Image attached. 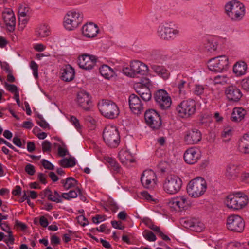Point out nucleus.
<instances>
[{"instance_id":"14","label":"nucleus","mask_w":249,"mask_h":249,"mask_svg":"<svg viewBox=\"0 0 249 249\" xmlns=\"http://www.w3.org/2000/svg\"><path fill=\"white\" fill-rule=\"evenodd\" d=\"M225 94L227 99L231 102H238L243 94L241 90L236 86L231 85L225 89Z\"/></svg>"},{"instance_id":"62","label":"nucleus","mask_w":249,"mask_h":249,"mask_svg":"<svg viewBox=\"0 0 249 249\" xmlns=\"http://www.w3.org/2000/svg\"><path fill=\"white\" fill-rule=\"evenodd\" d=\"M70 121L77 128L80 127L79 121L75 117L73 116H71V117Z\"/></svg>"},{"instance_id":"60","label":"nucleus","mask_w":249,"mask_h":249,"mask_svg":"<svg viewBox=\"0 0 249 249\" xmlns=\"http://www.w3.org/2000/svg\"><path fill=\"white\" fill-rule=\"evenodd\" d=\"M18 20L19 25H23L24 27L28 21V19L26 16H18Z\"/></svg>"},{"instance_id":"28","label":"nucleus","mask_w":249,"mask_h":249,"mask_svg":"<svg viewBox=\"0 0 249 249\" xmlns=\"http://www.w3.org/2000/svg\"><path fill=\"white\" fill-rule=\"evenodd\" d=\"M62 79L66 82L72 81L74 77L75 71L70 65H68L62 70Z\"/></svg>"},{"instance_id":"2","label":"nucleus","mask_w":249,"mask_h":249,"mask_svg":"<svg viewBox=\"0 0 249 249\" xmlns=\"http://www.w3.org/2000/svg\"><path fill=\"white\" fill-rule=\"evenodd\" d=\"M98 107L101 113L106 118L116 119L119 115L118 106L111 100L103 99L99 102Z\"/></svg>"},{"instance_id":"58","label":"nucleus","mask_w":249,"mask_h":249,"mask_svg":"<svg viewBox=\"0 0 249 249\" xmlns=\"http://www.w3.org/2000/svg\"><path fill=\"white\" fill-rule=\"evenodd\" d=\"M123 71L124 73V74H125L126 75L133 78V73H132L133 71H131V67H130V68H129L127 67L123 68Z\"/></svg>"},{"instance_id":"30","label":"nucleus","mask_w":249,"mask_h":249,"mask_svg":"<svg viewBox=\"0 0 249 249\" xmlns=\"http://www.w3.org/2000/svg\"><path fill=\"white\" fill-rule=\"evenodd\" d=\"M239 147L242 153L249 154V132L245 134L240 139Z\"/></svg>"},{"instance_id":"4","label":"nucleus","mask_w":249,"mask_h":249,"mask_svg":"<svg viewBox=\"0 0 249 249\" xmlns=\"http://www.w3.org/2000/svg\"><path fill=\"white\" fill-rule=\"evenodd\" d=\"M225 203L229 209L240 210L247 205L248 198L244 194L237 193L228 195L226 198Z\"/></svg>"},{"instance_id":"54","label":"nucleus","mask_w":249,"mask_h":249,"mask_svg":"<svg viewBox=\"0 0 249 249\" xmlns=\"http://www.w3.org/2000/svg\"><path fill=\"white\" fill-rule=\"evenodd\" d=\"M241 85L244 90L249 91V77L242 80Z\"/></svg>"},{"instance_id":"8","label":"nucleus","mask_w":249,"mask_h":249,"mask_svg":"<svg viewBox=\"0 0 249 249\" xmlns=\"http://www.w3.org/2000/svg\"><path fill=\"white\" fill-rule=\"evenodd\" d=\"M228 66L229 59L225 55L213 58L208 62L209 69L212 71L220 72L227 70Z\"/></svg>"},{"instance_id":"51","label":"nucleus","mask_w":249,"mask_h":249,"mask_svg":"<svg viewBox=\"0 0 249 249\" xmlns=\"http://www.w3.org/2000/svg\"><path fill=\"white\" fill-rule=\"evenodd\" d=\"M42 165L44 168L48 170H53L54 169V166L49 161L43 159L41 161Z\"/></svg>"},{"instance_id":"27","label":"nucleus","mask_w":249,"mask_h":249,"mask_svg":"<svg viewBox=\"0 0 249 249\" xmlns=\"http://www.w3.org/2000/svg\"><path fill=\"white\" fill-rule=\"evenodd\" d=\"M119 159L124 165L129 167L131 163L135 162V159L130 153L127 150H122L119 153Z\"/></svg>"},{"instance_id":"38","label":"nucleus","mask_w":249,"mask_h":249,"mask_svg":"<svg viewBox=\"0 0 249 249\" xmlns=\"http://www.w3.org/2000/svg\"><path fill=\"white\" fill-rule=\"evenodd\" d=\"M60 165L64 167L68 168L74 166L75 164V160L74 158H70L69 159H63L59 162Z\"/></svg>"},{"instance_id":"22","label":"nucleus","mask_w":249,"mask_h":249,"mask_svg":"<svg viewBox=\"0 0 249 249\" xmlns=\"http://www.w3.org/2000/svg\"><path fill=\"white\" fill-rule=\"evenodd\" d=\"M158 33L162 39L169 40L178 35L179 31L177 29H173L170 27L168 24L159 27Z\"/></svg>"},{"instance_id":"20","label":"nucleus","mask_w":249,"mask_h":249,"mask_svg":"<svg viewBox=\"0 0 249 249\" xmlns=\"http://www.w3.org/2000/svg\"><path fill=\"white\" fill-rule=\"evenodd\" d=\"M129 104L131 111L136 114H139L143 110V104L138 96L132 94L129 97Z\"/></svg>"},{"instance_id":"35","label":"nucleus","mask_w":249,"mask_h":249,"mask_svg":"<svg viewBox=\"0 0 249 249\" xmlns=\"http://www.w3.org/2000/svg\"><path fill=\"white\" fill-rule=\"evenodd\" d=\"M77 181L72 177H68L66 179L61 181L64 188L66 190H68L73 187H75L77 185Z\"/></svg>"},{"instance_id":"16","label":"nucleus","mask_w":249,"mask_h":249,"mask_svg":"<svg viewBox=\"0 0 249 249\" xmlns=\"http://www.w3.org/2000/svg\"><path fill=\"white\" fill-rule=\"evenodd\" d=\"M140 83L141 84L142 87L138 89L136 92L143 101L147 102L152 97L151 91L148 87L149 80L146 78H142L141 79Z\"/></svg>"},{"instance_id":"40","label":"nucleus","mask_w":249,"mask_h":249,"mask_svg":"<svg viewBox=\"0 0 249 249\" xmlns=\"http://www.w3.org/2000/svg\"><path fill=\"white\" fill-rule=\"evenodd\" d=\"M106 161L109 164L110 167L114 171L118 172L120 170V166L116 160L111 157H107L105 158Z\"/></svg>"},{"instance_id":"34","label":"nucleus","mask_w":249,"mask_h":249,"mask_svg":"<svg viewBox=\"0 0 249 249\" xmlns=\"http://www.w3.org/2000/svg\"><path fill=\"white\" fill-rule=\"evenodd\" d=\"M151 69L159 76L162 77L164 79L168 78L169 73H168L166 69H165L163 67L156 65H153L151 66Z\"/></svg>"},{"instance_id":"55","label":"nucleus","mask_w":249,"mask_h":249,"mask_svg":"<svg viewBox=\"0 0 249 249\" xmlns=\"http://www.w3.org/2000/svg\"><path fill=\"white\" fill-rule=\"evenodd\" d=\"M8 238H5L3 239L4 242H5L6 244L10 243L11 244H13L14 243V238L12 234V231H8Z\"/></svg>"},{"instance_id":"31","label":"nucleus","mask_w":249,"mask_h":249,"mask_svg":"<svg viewBox=\"0 0 249 249\" xmlns=\"http://www.w3.org/2000/svg\"><path fill=\"white\" fill-rule=\"evenodd\" d=\"M44 193L45 196H47L49 200L56 203L62 202L61 195L57 191L55 190L53 194L52 191L47 188L44 191Z\"/></svg>"},{"instance_id":"1","label":"nucleus","mask_w":249,"mask_h":249,"mask_svg":"<svg viewBox=\"0 0 249 249\" xmlns=\"http://www.w3.org/2000/svg\"><path fill=\"white\" fill-rule=\"evenodd\" d=\"M225 13L232 21H239L243 18L245 14L244 4L237 0H231L225 5Z\"/></svg>"},{"instance_id":"7","label":"nucleus","mask_w":249,"mask_h":249,"mask_svg":"<svg viewBox=\"0 0 249 249\" xmlns=\"http://www.w3.org/2000/svg\"><path fill=\"white\" fill-rule=\"evenodd\" d=\"M182 184V180L178 176L170 175L164 180L163 188L168 194H175L180 190Z\"/></svg>"},{"instance_id":"25","label":"nucleus","mask_w":249,"mask_h":249,"mask_svg":"<svg viewBox=\"0 0 249 249\" xmlns=\"http://www.w3.org/2000/svg\"><path fill=\"white\" fill-rule=\"evenodd\" d=\"M240 173V167L237 164L231 163L226 167L225 176L229 179H235Z\"/></svg>"},{"instance_id":"43","label":"nucleus","mask_w":249,"mask_h":249,"mask_svg":"<svg viewBox=\"0 0 249 249\" xmlns=\"http://www.w3.org/2000/svg\"><path fill=\"white\" fill-rule=\"evenodd\" d=\"M205 87L204 86L196 84L195 86L194 93L197 96H200L203 94Z\"/></svg>"},{"instance_id":"15","label":"nucleus","mask_w":249,"mask_h":249,"mask_svg":"<svg viewBox=\"0 0 249 249\" xmlns=\"http://www.w3.org/2000/svg\"><path fill=\"white\" fill-rule=\"evenodd\" d=\"M130 67L133 71V78L144 76L148 72L147 66L138 60L132 61Z\"/></svg>"},{"instance_id":"49","label":"nucleus","mask_w":249,"mask_h":249,"mask_svg":"<svg viewBox=\"0 0 249 249\" xmlns=\"http://www.w3.org/2000/svg\"><path fill=\"white\" fill-rule=\"evenodd\" d=\"M29 8L25 5H21L18 9V16H26Z\"/></svg>"},{"instance_id":"52","label":"nucleus","mask_w":249,"mask_h":249,"mask_svg":"<svg viewBox=\"0 0 249 249\" xmlns=\"http://www.w3.org/2000/svg\"><path fill=\"white\" fill-rule=\"evenodd\" d=\"M106 219V216L104 215H96L92 218L93 222L95 224L99 223L100 222L104 221Z\"/></svg>"},{"instance_id":"45","label":"nucleus","mask_w":249,"mask_h":249,"mask_svg":"<svg viewBox=\"0 0 249 249\" xmlns=\"http://www.w3.org/2000/svg\"><path fill=\"white\" fill-rule=\"evenodd\" d=\"M42 151L44 153L50 152L51 150V143L47 140L43 141L42 143Z\"/></svg>"},{"instance_id":"53","label":"nucleus","mask_w":249,"mask_h":249,"mask_svg":"<svg viewBox=\"0 0 249 249\" xmlns=\"http://www.w3.org/2000/svg\"><path fill=\"white\" fill-rule=\"evenodd\" d=\"M78 222L83 227L87 225L89 222L84 215L78 216L77 218Z\"/></svg>"},{"instance_id":"10","label":"nucleus","mask_w":249,"mask_h":249,"mask_svg":"<svg viewBox=\"0 0 249 249\" xmlns=\"http://www.w3.org/2000/svg\"><path fill=\"white\" fill-rule=\"evenodd\" d=\"M196 109V103L193 100L183 101L176 108L179 115L182 118L188 117L194 114Z\"/></svg>"},{"instance_id":"59","label":"nucleus","mask_w":249,"mask_h":249,"mask_svg":"<svg viewBox=\"0 0 249 249\" xmlns=\"http://www.w3.org/2000/svg\"><path fill=\"white\" fill-rule=\"evenodd\" d=\"M39 223L43 227H46L48 225V221L44 216H41L39 218Z\"/></svg>"},{"instance_id":"42","label":"nucleus","mask_w":249,"mask_h":249,"mask_svg":"<svg viewBox=\"0 0 249 249\" xmlns=\"http://www.w3.org/2000/svg\"><path fill=\"white\" fill-rule=\"evenodd\" d=\"M143 236L149 241H155L157 239L155 235L151 231L147 230L143 232Z\"/></svg>"},{"instance_id":"11","label":"nucleus","mask_w":249,"mask_h":249,"mask_svg":"<svg viewBox=\"0 0 249 249\" xmlns=\"http://www.w3.org/2000/svg\"><path fill=\"white\" fill-rule=\"evenodd\" d=\"M154 99L158 107L162 110L169 108L172 104L171 97L164 89L158 90L154 94Z\"/></svg>"},{"instance_id":"6","label":"nucleus","mask_w":249,"mask_h":249,"mask_svg":"<svg viewBox=\"0 0 249 249\" xmlns=\"http://www.w3.org/2000/svg\"><path fill=\"white\" fill-rule=\"evenodd\" d=\"M83 15L81 12L76 11H68L64 18V26L68 30L77 28L82 22Z\"/></svg>"},{"instance_id":"44","label":"nucleus","mask_w":249,"mask_h":249,"mask_svg":"<svg viewBox=\"0 0 249 249\" xmlns=\"http://www.w3.org/2000/svg\"><path fill=\"white\" fill-rule=\"evenodd\" d=\"M151 56L153 59L156 60L164 59V56L162 54V52L158 50H153L151 53Z\"/></svg>"},{"instance_id":"9","label":"nucleus","mask_w":249,"mask_h":249,"mask_svg":"<svg viewBox=\"0 0 249 249\" xmlns=\"http://www.w3.org/2000/svg\"><path fill=\"white\" fill-rule=\"evenodd\" d=\"M144 119L147 125L153 130H159L161 126L160 116L155 109L147 110L144 113Z\"/></svg>"},{"instance_id":"13","label":"nucleus","mask_w":249,"mask_h":249,"mask_svg":"<svg viewBox=\"0 0 249 249\" xmlns=\"http://www.w3.org/2000/svg\"><path fill=\"white\" fill-rule=\"evenodd\" d=\"M97 61L94 55L84 54L78 58V65L81 68L86 70L93 69Z\"/></svg>"},{"instance_id":"63","label":"nucleus","mask_w":249,"mask_h":249,"mask_svg":"<svg viewBox=\"0 0 249 249\" xmlns=\"http://www.w3.org/2000/svg\"><path fill=\"white\" fill-rule=\"evenodd\" d=\"M0 66H1V68L3 70L7 72H9L11 71L10 69V66L7 62H1Z\"/></svg>"},{"instance_id":"64","label":"nucleus","mask_w":249,"mask_h":249,"mask_svg":"<svg viewBox=\"0 0 249 249\" xmlns=\"http://www.w3.org/2000/svg\"><path fill=\"white\" fill-rule=\"evenodd\" d=\"M35 144L33 142H27V149L29 152H32L35 150Z\"/></svg>"},{"instance_id":"21","label":"nucleus","mask_w":249,"mask_h":249,"mask_svg":"<svg viewBox=\"0 0 249 249\" xmlns=\"http://www.w3.org/2000/svg\"><path fill=\"white\" fill-rule=\"evenodd\" d=\"M201 140V133L197 129H192L185 132L184 141L188 144H194Z\"/></svg>"},{"instance_id":"56","label":"nucleus","mask_w":249,"mask_h":249,"mask_svg":"<svg viewBox=\"0 0 249 249\" xmlns=\"http://www.w3.org/2000/svg\"><path fill=\"white\" fill-rule=\"evenodd\" d=\"M111 223L114 228L120 230H123L124 229V226H121L122 222L121 221H112Z\"/></svg>"},{"instance_id":"36","label":"nucleus","mask_w":249,"mask_h":249,"mask_svg":"<svg viewBox=\"0 0 249 249\" xmlns=\"http://www.w3.org/2000/svg\"><path fill=\"white\" fill-rule=\"evenodd\" d=\"M101 74L107 79L112 77L114 74L113 71L107 65H104L100 68Z\"/></svg>"},{"instance_id":"3","label":"nucleus","mask_w":249,"mask_h":249,"mask_svg":"<svg viewBox=\"0 0 249 249\" xmlns=\"http://www.w3.org/2000/svg\"><path fill=\"white\" fill-rule=\"evenodd\" d=\"M207 188L206 181L201 177L191 180L187 186L188 195L193 197H198L204 194Z\"/></svg>"},{"instance_id":"33","label":"nucleus","mask_w":249,"mask_h":249,"mask_svg":"<svg viewBox=\"0 0 249 249\" xmlns=\"http://www.w3.org/2000/svg\"><path fill=\"white\" fill-rule=\"evenodd\" d=\"M204 47L206 51L211 53L216 50L217 44L213 38H209L204 42Z\"/></svg>"},{"instance_id":"12","label":"nucleus","mask_w":249,"mask_h":249,"mask_svg":"<svg viewBox=\"0 0 249 249\" xmlns=\"http://www.w3.org/2000/svg\"><path fill=\"white\" fill-rule=\"evenodd\" d=\"M227 227L230 231L241 232L245 228L243 219L238 215H231L227 220Z\"/></svg>"},{"instance_id":"47","label":"nucleus","mask_w":249,"mask_h":249,"mask_svg":"<svg viewBox=\"0 0 249 249\" xmlns=\"http://www.w3.org/2000/svg\"><path fill=\"white\" fill-rule=\"evenodd\" d=\"M4 85L7 89L11 93L16 94L17 92H18L17 87L15 85L9 84L5 82Z\"/></svg>"},{"instance_id":"18","label":"nucleus","mask_w":249,"mask_h":249,"mask_svg":"<svg viewBox=\"0 0 249 249\" xmlns=\"http://www.w3.org/2000/svg\"><path fill=\"white\" fill-rule=\"evenodd\" d=\"M183 157L186 163L190 164H194L200 158V151L196 147L188 148L185 152Z\"/></svg>"},{"instance_id":"19","label":"nucleus","mask_w":249,"mask_h":249,"mask_svg":"<svg viewBox=\"0 0 249 249\" xmlns=\"http://www.w3.org/2000/svg\"><path fill=\"white\" fill-rule=\"evenodd\" d=\"M77 102L80 107L86 111L89 110L91 107L90 95L85 91H81L78 93Z\"/></svg>"},{"instance_id":"24","label":"nucleus","mask_w":249,"mask_h":249,"mask_svg":"<svg viewBox=\"0 0 249 249\" xmlns=\"http://www.w3.org/2000/svg\"><path fill=\"white\" fill-rule=\"evenodd\" d=\"M82 34L88 38H93L97 36L99 32L98 26L93 23L86 24L82 27Z\"/></svg>"},{"instance_id":"39","label":"nucleus","mask_w":249,"mask_h":249,"mask_svg":"<svg viewBox=\"0 0 249 249\" xmlns=\"http://www.w3.org/2000/svg\"><path fill=\"white\" fill-rule=\"evenodd\" d=\"M228 78L226 75H218L213 78V82L214 84H224L228 83Z\"/></svg>"},{"instance_id":"29","label":"nucleus","mask_w":249,"mask_h":249,"mask_svg":"<svg viewBox=\"0 0 249 249\" xmlns=\"http://www.w3.org/2000/svg\"><path fill=\"white\" fill-rule=\"evenodd\" d=\"M246 111L242 107H235L231 113V120L232 121L238 122L242 120L245 115Z\"/></svg>"},{"instance_id":"57","label":"nucleus","mask_w":249,"mask_h":249,"mask_svg":"<svg viewBox=\"0 0 249 249\" xmlns=\"http://www.w3.org/2000/svg\"><path fill=\"white\" fill-rule=\"evenodd\" d=\"M60 243V239L55 235H53L51 238V243L53 246H56Z\"/></svg>"},{"instance_id":"17","label":"nucleus","mask_w":249,"mask_h":249,"mask_svg":"<svg viewBox=\"0 0 249 249\" xmlns=\"http://www.w3.org/2000/svg\"><path fill=\"white\" fill-rule=\"evenodd\" d=\"M156 176L152 170H146L142 173L141 181L142 186L145 188H151L156 184Z\"/></svg>"},{"instance_id":"61","label":"nucleus","mask_w":249,"mask_h":249,"mask_svg":"<svg viewBox=\"0 0 249 249\" xmlns=\"http://www.w3.org/2000/svg\"><path fill=\"white\" fill-rule=\"evenodd\" d=\"M38 179L40 181V182L43 184H46L47 182H46V176L43 174V173H38Z\"/></svg>"},{"instance_id":"26","label":"nucleus","mask_w":249,"mask_h":249,"mask_svg":"<svg viewBox=\"0 0 249 249\" xmlns=\"http://www.w3.org/2000/svg\"><path fill=\"white\" fill-rule=\"evenodd\" d=\"M4 21L10 32L13 31L15 29L16 21L15 17L12 11H8L3 14Z\"/></svg>"},{"instance_id":"48","label":"nucleus","mask_w":249,"mask_h":249,"mask_svg":"<svg viewBox=\"0 0 249 249\" xmlns=\"http://www.w3.org/2000/svg\"><path fill=\"white\" fill-rule=\"evenodd\" d=\"M25 171L28 174L31 176L34 175L36 172L35 167L31 164H28L25 166Z\"/></svg>"},{"instance_id":"32","label":"nucleus","mask_w":249,"mask_h":249,"mask_svg":"<svg viewBox=\"0 0 249 249\" xmlns=\"http://www.w3.org/2000/svg\"><path fill=\"white\" fill-rule=\"evenodd\" d=\"M247 69V65L244 61L238 62L234 64L233 71L237 76H240L245 74Z\"/></svg>"},{"instance_id":"23","label":"nucleus","mask_w":249,"mask_h":249,"mask_svg":"<svg viewBox=\"0 0 249 249\" xmlns=\"http://www.w3.org/2000/svg\"><path fill=\"white\" fill-rule=\"evenodd\" d=\"M169 204L172 207L186 209L190 206V202L188 197L185 196H179L172 198L169 200Z\"/></svg>"},{"instance_id":"37","label":"nucleus","mask_w":249,"mask_h":249,"mask_svg":"<svg viewBox=\"0 0 249 249\" xmlns=\"http://www.w3.org/2000/svg\"><path fill=\"white\" fill-rule=\"evenodd\" d=\"M49 34V28L45 25H40L36 31V36L40 38L45 37L48 36Z\"/></svg>"},{"instance_id":"50","label":"nucleus","mask_w":249,"mask_h":249,"mask_svg":"<svg viewBox=\"0 0 249 249\" xmlns=\"http://www.w3.org/2000/svg\"><path fill=\"white\" fill-rule=\"evenodd\" d=\"M194 219H195V218L184 220L182 222L183 226L185 228L189 229L191 230L192 225L194 223Z\"/></svg>"},{"instance_id":"5","label":"nucleus","mask_w":249,"mask_h":249,"mask_svg":"<svg viewBox=\"0 0 249 249\" xmlns=\"http://www.w3.org/2000/svg\"><path fill=\"white\" fill-rule=\"evenodd\" d=\"M103 138L106 144L111 148L117 147L120 142L119 131L116 126L107 125L103 132Z\"/></svg>"},{"instance_id":"46","label":"nucleus","mask_w":249,"mask_h":249,"mask_svg":"<svg viewBox=\"0 0 249 249\" xmlns=\"http://www.w3.org/2000/svg\"><path fill=\"white\" fill-rule=\"evenodd\" d=\"M232 135V130L230 127H227L224 129L223 131L221 133L222 137L224 138H228V139Z\"/></svg>"},{"instance_id":"41","label":"nucleus","mask_w":249,"mask_h":249,"mask_svg":"<svg viewBox=\"0 0 249 249\" xmlns=\"http://www.w3.org/2000/svg\"><path fill=\"white\" fill-rule=\"evenodd\" d=\"M194 222L191 230L196 232H201L204 228L203 224L196 219H194Z\"/></svg>"}]
</instances>
